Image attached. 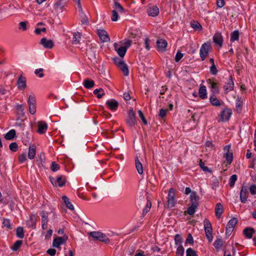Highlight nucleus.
Masks as SVG:
<instances>
[{"label":"nucleus","instance_id":"obj_34","mask_svg":"<svg viewBox=\"0 0 256 256\" xmlns=\"http://www.w3.org/2000/svg\"><path fill=\"white\" fill-rule=\"evenodd\" d=\"M93 92L94 94L96 95L98 98H101L105 94L104 90L102 88L96 89L94 90Z\"/></svg>","mask_w":256,"mask_h":256},{"label":"nucleus","instance_id":"obj_64","mask_svg":"<svg viewBox=\"0 0 256 256\" xmlns=\"http://www.w3.org/2000/svg\"><path fill=\"white\" fill-rule=\"evenodd\" d=\"M210 72L214 76L218 74V70L215 64H212L210 67Z\"/></svg>","mask_w":256,"mask_h":256},{"label":"nucleus","instance_id":"obj_9","mask_svg":"<svg viewBox=\"0 0 256 256\" xmlns=\"http://www.w3.org/2000/svg\"><path fill=\"white\" fill-rule=\"evenodd\" d=\"M68 239V236H64L63 237L58 236L54 239L52 242V246L54 248H58L61 244H64Z\"/></svg>","mask_w":256,"mask_h":256},{"label":"nucleus","instance_id":"obj_40","mask_svg":"<svg viewBox=\"0 0 256 256\" xmlns=\"http://www.w3.org/2000/svg\"><path fill=\"white\" fill-rule=\"evenodd\" d=\"M2 227H6L8 229L11 230L12 228L10 220L7 218H2Z\"/></svg>","mask_w":256,"mask_h":256},{"label":"nucleus","instance_id":"obj_30","mask_svg":"<svg viewBox=\"0 0 256 256\" xmlns=\"http://www.w3.org/2000/svg\"><path fill=\"white\" fill-rule=\"evenodd\" d=\"M210 101L211 104L214 106H220V100L216 98L215 94H212L210 98Z\"/></svg>","mask_w":256,"mask_h":256},{"label":"nucleus","instance_id":"obj_17","mask_svg":"<svg viewBox=\"0 0 256 256\" xmlns=\"http://www.w3.org/2000/svg\"><path fill=\"white\" fill-rule=\"evenodd\" d=\"M156 44L158 50L162 52H165L166 50V47L167 46V42L166 40L160 39L156 41Z\"/></svg>","mask_w":256,"mask_h":256},{"label":"nucleus","instance_id":"obj_14","mask_svg":"<svg viewBox=\"0 0 256 256\" xmlns=\"http://www.w3.org/2000/svg\"><path fill=\"white\" fill-rule=\"evenodd\" d=\"M106 104L108 106L109 108L112 111L116 110L118 106V102L114 99L108 100L106 102Z\"/></svg>","mask_w":256,"mask_h":256},{"label":"nucleus","instance_id":"obj_13","mask_svg":"<svg viewBox=\"0 0 256 256\" xmlns=\"http://www.w3.org/2000/svg\"><path fill=\"white\" fill-rule=\"evenodd\" d=\"M38 132L40 134H43L46 131L48 126L45 122L40 121L38 122Z\"/></svg>","mask_w":256,"mask_h":256},{"label":"nucleus","instance_id":"obj_53","mask_svg":"<svg viewBox=\"0 0 256 256\" xmlns=\"http://www.w3.org/2000/svg\"><path fill=\"white\" fill-rule=\"evenodd\" d=\"M60 168V166L55 162H52L51 164L50 169L52 172H56Z\"/></svg>","mask_w":256,"mask_h":256},{"label":"nucleus","instance_id":"obj_46","mask_svg":"<svg viewBox=\"0 0 256 256\" xmlns=\"http://www.w3.org/2000/svg\"><path fill=\"white\" fill-rule=\"evenodd\" d=\"M184 249L182 245H180L178 246L176 251V256H183L184 254Z\"/></svg>","mask_w":256,"mask_h":256},{"label":"nucleus","instance_id":"obj_19","mask_svg":"<svg viewBox=\"0 0 256 256\" xmlns=\"http://www.w3.org/2000/svg\"><path fill=\"white\" fill-rule=\"evenodd\" d=\"M234 83L232 80V76H230V80L226 83V84L224 86V88L226 91V92H228L229 91L232 90H234Z\"/></svg>","mask_w":256,"mask_h":256},{"label":"nucleus","instance_id":"obj_29","mask_svg":"<svg viewBox=\"0 0 256 256\" xmlns=\"http://www.w3.org/2000/svg\"><path fill=\"white\" fill-rule=\"evenodd\" d=\"M83 84L86 88L90 89L94 86V82L92 80L86 78L84 80Z\"/></svg>","mask_w":256,"mask_h":256},{"label":"nucleus","instance_id":"obj_7","mask_svg":"<svg viewBox=\"0 0 256 256\" xmlns=\"http://www.w3.org/2000/svg\"><path fill=\"white\" fill-rule=\"evenodd\" d=\"M40 214L42 218V228L43 230H46L48 227V212L43 210L40 213Z\"/></svg>","mask_w":256,"mask_h":256},{"label":"nucleus","instance_id":"obj_23","mask_svg":"<svg viewBox=\"0 0 256 256\" xmlns=\"http://www.w3.org/2000/svg\"><path fill=\"white\" fill-rule=\"evenodd\" d=\"M224 212L223 206L220 203H218L215 208V214L218 218H220Z\"/></svg>","mask_w":256,"mask_h":256},{"label":"nucleus","instance_id":"obj_41","mask_svg":"<svg viewBox=\"0 0 256 256\" xmlns=\"http://www.w3.org/2000/svg\"><path fill=\"white\" fill-rule=\"evenodd\" d=\"M238 222V219L236 218H233L230 220H229L226 226H230V228L234 229Z\"/></svg>","mask_w":256,"mask_h":256},{"label":"nucleus","instance_id":"obj_50","mask_svg":"<svg viewBox=\"0 0 256 256\" xmlns=\"http://www.w3.org/2000/svg\"><path fill=\"white\" fill-rule=\"evenodd\" d=\"M186 256H198V255L196 251L190 248L186 250Z\"/></svg>","mask_w":256,"mask_h":256},{"label":"nucleus","instance_id":"obj_54","mask_svg":"<svg viewBox=\"0 0 256 256\" xmlns=\"http://www.w3.org/2000/svg\"><path fill=\"white\" fill-rule=\"evenodd\" d=\"M9 148L10 150L15 152L18 150V145L16 142H14L10 144Z\"/></svg>","mask_w":256,"mask_h":256},{"label":"nucleus","instance_id":"obj_47","mask_svg":"<svg viewBox=\"0 0 256 256\" xmlns=\"http://www.w3.org/2000/svg\"><path fill=\"white\" fill-rule=\"evenodd\" d=\"M198 208L196 206H193L190 205L189 207H188L187 210V213L190 216L193 215L196 212V209Z\"/></svg>","mask_w":256,"mask_h":256},{"label":"nucleus","instance_id":"obj_57","mask_svg":"<svg viewBox=\"0 0 256 256\" xmlns=\"http://www.w3.org/2000/svg\"><path fill=\"white\" fill-rule=\"evenodd\" d=\"M28 102V104H36V98L34 94H31L29 96Z\"/></svg>","mask_w":256,"mask_h":256},{"label":"nucleus","instance_id":"obj_15","mask_svg":"<svg viewBox=\"0 0 256 256\" xmlns=\"http://www.w3.org/2000/svg\"><path fill=\"white\" fill-rule=\"evenodd\" d=\"M18 88L19 90H24L26 88V78L20 76L17 81Z\"/></svg>","mask_w":256,"mask_h":256},{"label":"nucleus","instance_id":"obj_35","mask_svg":"<svg viewBox=\"0 0 256 256\" xmlns=\"http://www.w3.org/2000/svg\"><path fill=\"white\" fill-rule=\"evenodd\" d=\"M240 32L238 30H234L230 34V40L234 42L239 40Z\"/></svg>","mask_w":256,"mask_h":256},{"label":"nucleus","instance_id":"obj_56","mask_svg":"<svg viewBox=\"0 0 256 256\" xmlns=\"http://www.w3.org/2000/svg\"><path fill=\"white\" fill-rule=\"evenodd\" d=\"M16 108L18 114L23 116H24V108H23V106L22 104H18Z\"/></svg>","mask_w":256,"mask_h":256},{"label":"nucleus","instance_id":"obj_37","mask_svg":"<svg viewBox=\"0 0 256 256\" xmlns=\"http://www.w3.org/2000/svg\"><path fill=\"white\" fill-rule=\"evenodd\" d=\"M114 10H116V11H118L120 12H122L124 11L122 6L117 1H114Z\"/></svg>","mask_w":256,"mask_h":256},{"label":"nucleus","instance_id":"obj_44","mask_svg":"<svg viewBox=\"0 0 256 256\" xmlns=\"http://www.w3.org/2000/svg\"><path fill=\"white\" fill-rule=\"evenodd\" d=\"M22 243V240H16L11 248L12 250L14 251H16L20 248Z\"/></svg>","mask_w":256,"mask_h":256},{"label":"nucleus","instance_id":"obj_18","mask_svg":"<svg viewBox=\"0 0 256 256\" xmlns=\"http://www.w3.org/2000/svg\"><path fill=\"white\" fill-rule=\"evenodd\" d=\"M214 42L220 46H222V44L223 40L222 36L220 32H216L213 37Z\"/></svg>","mask_w":256,"mask_h":256},{"label":"nucleus","instance_id":"obj_11","mask_svg":"<svg viewBox=\"0 0 256 256\" xmlns=\"http://www.w3.org/2000/svg\"><path fill=\"white\" fill-rule=\"evenodd\" d=\"M214 78L208 79L207 80L208 84L212 89V91L214 94H218L220 92L219 88L218 86V83L214 81Z\"/></svg>","mask_w":256,"mask_h":256},{"label":"nucleus","instance_id":"obj_4","mask_svg":"<svg viewBox=\"0 0 256 256\" xmlns=\"http://www.w3.org/2000/svg\"><path fill=\"white\" fill-rule=\"evenodd\" d=\"M90 235L93 238L106 244L110 242V239L104 234L100 232H92Z\"/></svg>","mask_w":256,"mask_h":256},{"label":"nucleus","instance_id":"obj_5","mask_svg":"<svg viewBox=\"0 0 256 256\" xmlns=\"http://www.w3.org/2000/svg\"><path fill=\"white\" fill-rule=\"evenodd\" d=\"M127 124L130 128L134 126L136 124V114L132 108L129 110L128 118L126 120Z\"/></svg>","mask_w":256,"mask_h":256},{"label":"nucleus","instance_id":"obj_61","mask_svg":"<svg viewBox=\"0 0 256 256\" xmlns=\"http://www.w3.org/2000/svg\"><path fill=\"white\" fill-rule=\"evenodd\" d=\"M205 145H206V150H211L214 149V145L213 144L212 142L210 141H207L206 142Z\"/></svg>","mask_w":256,"mask_h":256},{"label":"nucleus","instance_id":"obj_62","mask_svg":"<svg viewBox=\"0 0 256 256\" xmlns=\"http://www.w3.org/2000/svg\"><path fill=\"white\" fill-rule=\"evenodd\" d=\"M138 114L140 117L141 118L143 123L144 124L146 125L148 124V122H147V120H146V119L145 118L144 114H143L142 111L141 110H139L138 111Z\"/></svg>","mask_w":256,"mask_h":256},{"label":"nucleus","instance_id":"obj_48","mask_svg":"<svg viewBox=\"0 0 256 256\" xmlns=\"http://www.w3.org/2000/svg\"><path fill=\"white\" fill-rule=\"evenodd\" d=\"M199 162H200L199 165H200V168L204 172H211V170L207 166H204V162L202 160H201V159L200 160Z\"/></svg>","mask_w":256,"mask_h":256},{"label":"nucleus","instance_id":"obj_3","mask_svg":"<svg viewBox=\"0 0 256 256\" xmlns=\"http://www.w3.org/2000/svg\"><path fill=\"white\" fill-rule=\"evenodd\" d=\"M176 190L173 188H170L168 191V208H170L174 207L176 204V200L175 199Z\"/></svg>","mask_w":256,"mask_h":256},{"label":"nucleus","instance_id":"obj_39","mask_svg":"<svg viewBox=\"0 0 256 256\" xmlns=\"http://www.w3.org/2000/svg\"><path fill=\"white\" fill-rule=\"evenodd\" d=\"M123 72L124 74L126 76H128L129 74V71L127 65L124 62L122 64L120 65L118 67Z\"/></svg>","mask_w":256,"mask_h":256},{"label":"nucleus","instance_id":"obj_55","mask_svg":"<svg viewBox=\"0 0 256 256\" xmlns=\"http://www.w3.org/2000/svg\"><path fill=\"white\" fill-rule=\"evenodd\" d=\"M151 202L150 201H148L146 206L143 210L142 214H146L150 210L151 207Z\"/></svg>","mask_w":256,"mask_h":256},{"label":"nucleus","instance_id":"obj_12","mask_svg":"<svg viewBox=\"0 0 256 256\" xmlns=\"http://www.w3.org/2000/svg\"><path fill=\"white\" fill-rule=\"evenodd\" d=\"M40 44L46 48L51 49L54 46V42L51 40H48L46 38H42L40 42Z\"/></svg>","mask_w":256,"mask_h":256},{"label":"nucleus","instance_id":"obj_10","mask_svg":"<svg viewBox=\"0 0 256 256\" xmlns=\"http://www.w3.org/2000/svg\"><path fill=\"white\" fill-rule=\"evenodd\" d=\"M200 197L194 191L192 192L190 195V202L191 205L198 208L199 205Z\"/></svg>","mask_w":256,"mask_h":256},{"label":"nucleus","instance_id":"obj_6","mask_svg":"<svg viewBox=\"0 0 256 256\" xmlns=\"http://www.w3.org/2000/svg\"><path fill=\"white\" fill-rule=\"evenodd\" d=\"M232 114V110L230 108H226L221 112L220 115V119L223 122H227L229 120Z\"/></svg>","mask_w":256,"mask_h":256},{"label":"nucleus","instance_id":"obj_31","mask_svg":"<svg viewBox=\"0 0 256 256\" xmlns=\"http://www.w3.org/2000/svg\"><path fill=\"white\" fill-rule=\"evenodd\" d=\"M82 34L80 32H74L72 38V44H78L80 43V40L81 38Z\"/></svg>","mask_w":256,"mask_h":256},{"label":"nucleus","instance_id":"obj_43","mask_svg":"<svg viewBox=\"0 0 256 256\" xmlns=\"http://www.w3.org/2000/svg\"><path fill=\"white\" fill-rule=\"evenodd\" d=\"M16 235L20 238H22L24 237V229L22 227H18L16 230Z\"/></svg>","mask_w":256,"mask_h":256},{"label":"nucleus","instance_id":"obj_58","mask_svg":"<svg viewBox=\"0 0 256 256\" xmlns=\"http://www.w3.org/2000/svg\"><path fill=\"white\" fill-rule=\"evenodd\" d=\"M118 12L116 10H112V20L116 22L118 20Z\"/></svg>","mask_w":256,"mask_h":256},{"label":"nucleus","instance_id":"obj_52","mask_svg":"<svg viewBox=\"0 0 256 256\" xmlns=\"http://www.w3.org/2000/svg\"><path fill=\"white\" fill-rule=\"evenodd\" d=\"M44 69L42 68H40L38 69H36L34 70V74L38 76L39 78H42L44 76V74H43Z\"/></svg>","mask_w":256,"mask_h":256},{"label":"nucleus","instance_id":"obj_16","mask_svg":"<svg viewBox=\"0 0 256 256\" xmlns=\"http://www.w3.org/2000/svg\"><path fill=\"white\" fill-rule=\"evenodd\" d=\"M114 47L115 50L116 51L119 56L121 58H124L127 51L126 47L122 46L120 48H118V44L116 43L114 44Z\"/></svg>","mask_w":256,"mask_h":256},{"label":"nucleus","instance_id":"obj_42","mask_svg":"<svg viewBox=\"0 0 256 256\" xmlns=\"http://www.w3.org/2000/svg\"><path fill=\"white\" fill-rule=\"evenodd\" d=\"M226 162L228 164H230L233 160V154L232 152H226L224 154Z\"/></svg>","mask_w":256,"mask_h":256},{"label":"nucleus","instance_id":"obj_20","mask_svg":"<svg viewBox=\"0 0 256 256\" xmlns=\"http://www.w3.org/2000/svg\"><path fill=\"white\" fill-rule=\"evenodd\" d=\"M247 188L246 187L242 186L240 192V200L242 203H246L247 201Z\"/></svg>","mask_w":256,"mask_h":256},{"label":"nucleus","instance_id":"obj_22","mask_svg":"<svg viewBox=\"0 0 256 256\" xmlns=\"http://www.w3.org/2000/svg\"><path fill=\"white\" fill-rule=\"evenodd\" d=\"M255 230L252 228H246L243 231L244 234L248 238H251Z\"/></svg>","mask_w":256,"mask_h":256},{"label":"nucleus","instance_id":"obj_60","mask_svg":"<svg viewBox=\"0 0 256 256\" xmlns=\"http://www.w3.org/2000/svg\"><path fill=\"white\" fill-rule=\"evenodd\" d=\"M114 62L119 67L124 62V60L119 58H113Z\"/></svg>","mask_w":256,"mask_h":256},{"label":"nucleus","instance_id":"obj_38","mask_svg":"<svg viewBox=\"0 0 256 256\" xmlns=\"http://www.w3.org/2000/svg\"><path fill=\"white\" fill-rule=\"evenodd\" d=\"M64 0H58L57 1L54 5V9L56 10H61L64 6Z\"/></svg>","mask_w":256,"mask_h":256},{"label":"nucleus","instance_id":"obj_21","mask_svg":"<svg viewBox=\"0 0 256 256\" xmlns=\"http://www.w3.org/2000/svg\"><path fill=\"white\" fill-rule=\"evenodd\" d=\"M159 8L156 6L150 8L148 9V12L150 16H156L159 14Z\"/></svg>","mask_w":256,"mask_h":256},{"label":"nucleus","instance_id":"obj_59","mask_svg":"<svg viewBox=\"0 0 256 256\" xmlns=\"http://www.w3.org/2000/svg\"><path fill=\"white\" fill-rule=\"evenodd\" d=\"M30 112L34 114L36 112V104H28Z\"/></svg>","mask_w":256,"mask_h":256},{"label":"nucleus","instance_id":"obj_33","mask_svg":"<svg viewBox=\"0 0 256 256\" xmlns=\"http://www.w3.org/2000/svg\"><path fill=\"white\" fill-rule=\"evenodd\" d=\"M62 199L63 200L64 204H66V207L69 208L70 210H74V207L70 201L69 198L66 196H63L62 197Z\"/></svg>","mask_w":256,"mask_h":256},{"label":"nucleus","instance_id":"obj_36","mask_svg":"<svg viewBox=\"0 0 256 256\" xmlns=\"http://www.w3.org/2000/svg\"><path fill=\"white\" fill-rule=\"evenodd\" d=\"M224 244V241L221 238H218L214 244V246L216 250L220 249Z\"/></svg>","mask_w":256,"mask_h":256},{"label":"nucleus","instance_id":"obj_26","mask_svg":"<svg viewBox=\"0 0 256 256\" xmlns=\"http://www.w3.org/2000/svg\"><path fill=\"white\" fill-rule=\"evenodd\" d=\"M36 155V146H30L28 148V158L30 160L33 159Z\"/></svg>","mask_w":256,"mask_h":256},{"label":"nucleus","instance_id":"obj_2","mask_svg":"<svg viewBox=\"0 0 256 256\" xmlns=\"http://www.w3.org/2000/svg\"><path fill=\"white\" fill-rule=\"evenodd\" d=\"M204 223L206 237L208 240L210 242H211L213 238L212 235V226L211 223L208 219H205L204 220Z\"/></svg>","mask_w":256,"mask_h":256},{"label":"nucleus","instance_id":"obj_27","mask_svg":"<svg viewBox=\"0 0 256 256\" xmlns=\"http://www.w3.org/2000/svg\"><path fill=\"white\" fill-rule=\"evenodd\" d=\"M81 11V13L80 14V21L82 24L84 25H88L89 24V21L88 20V16H86V14L83 12L82 10H80Z\"/></svg>","mask_w":256,"mask_h":256},{"label":"nucleus","instance_id":"obj_24","mask_svg":"<svg viewBox=\"0 0 256 256\" xmlns=\"http://www.w3.org/2000/svg\"><path fill=\"white\" fill-rule=\"evenodd\" d=\"M135 165L138 171V172L142 174H143V168L141 162L139 160L138 157L136 156L135 158Z\"/></svg>","mask_w":256,"mask_h":256},{"label":"nucleus","instance_id":"obj_49","mask_svg":"<svg viewBox=\"0 0 256 256\" xmlns=\"http://www.w3.org/2000/svg\"><path fill=\"white\" fill-rule=\"evenodd\" d=\"M191 26L196 30H201L202 26L199 22L196 21H194L190 24Z\"/></svg>","mask_w":256,"mask_h":256},{"label":"nucleus","instance_id":"obj_32","mask_svg":"<svg viewBox=\"0 0 256 256\" xmlns=\"http://www.w3.org/2000/svg\"><path fill=\"white\" fill-rule=\"evenodd\" d=\"M16 136V130H11L8 132L4 136V138L6 140H12Z\"/></svg>","mask_w":256,"mask_h":256},{"label":"nucleus","instance_id":"obj_51","mask_svg":"<svg viewBox=\"0 0 256 256\" xmlns=\"http://www.w3.org/2000/svg\"><path fill=\"white\" fill-rule=\"evenodd\" d=\"M28 24L27 21L21 22L19 23V30H22L23 31L26 30V24Z\"/></svg>","mask_w":256,"mask_h":256},{"label":"nucleus","instance_id":"obj_25","mask_svg":"<svg viewBox=\"0 0 256 256\" xmlns=\"http://www.w3.org/2000/svg\"><path fill=\"white\" fill-rule=\"evenodd\" d=\"M200 97L202 99H205L207 97L206 89L204 86H200L198 90Z\"/></svg>","mask_w":256,"mask_h":256},{"label":"nucleus","instance_id":"obj_1","mask_svg":"<svg viewBox=\"0 0 256 256\" xmlns=\"http://www.w3.org/2000/svg\"><path fill=\"white\" fill-rule=\"evenodd\" d=\"M210 42H206L202 44L200 50V55L202 60H204L208 56L210 49L211 48Z\"/></svg>","mask_w":256,"mask_h":256},{"label":"nucleus","instance_id":"obj_8","mask_svg":"<svg viewBox=\"0 0 256 256\" xmlns=\"http://www.w3.org/2000/svg\"><path fill=\"white\" fill-rule=\"evenodd\" d=\"M100 40L102 42H110L108 32L104 30H98L97 32Z\"/></svg>","mask_w":256,"mask_h":256},{"label":"nucleus","instance_id":"obj_63","mask_svg":"<svg viewBox=\"0 0 256 256\" xmlns=\"http://www.w3.org/2000/svg\"><path fill=\"white\" fill-rule=\"evenodd\" d=\"M174 240L176 244L178 245L180 244L182 242L181 236L178 234H176L174 237Z\"/></svg>","mask_w":256,"mask_h":256},{"label":"nucleus","instance_id":"obj_28","mask_svg":"<svg viewBox=\"0 0 256 256\" xmlns=\"http://www.w3.org/2000/svg\"><path fill=\"white\" fill-rule=\"evenodd\" d=\"M56 184L58 183V186L62 187L64 186L66 182V178L64 176H58L56 180Z\"/></svg>","mask_w":256,"mask_h":256},{"label":"nucleus","instance_id":"obj_45","mask_svg":"<svg viewBox=\"0 0 256 256\" xmlns=\"http://www.w3.org/2000/svg\"><path fill=\"white\" fill-rule=\"evenodd\" d=\"M237 178L238 176L236 174H233L230 177L229 185L230 188H232L234 186Z\"/></svg>","mask_w":256,"mask_h":256}]
</instances>
